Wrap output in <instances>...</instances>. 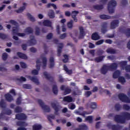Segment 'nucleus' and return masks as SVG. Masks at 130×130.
Masks as SVG:
<instances>
[{
  "instance_id": "f257e3e1",
  "label": "nucleus",
  "mask_w": 130,
  "mask_h": 130,
  "mask_svg": "<svg viewBox=\"0 0 130 130\" xmlns=\"http://www.w3.org/2000/svg\"><path fill=\"white\" fill-rule=\"evenodd\" d=\"M130 120V114L127 112H123L121 115H115L114 117V120L117 123H125L126 120Z\"/></svg>"
},
{
  "instance_id": "f03ea898",
  "label": "nucleus",
  "mask_w": 130,
  "mask_h": 130,
  "mask_svg": "<svg viewBox=\"0 0 130 130\" xmlns=\"http://www.w3.org/2000/svg\"><path fill=\"white\" fill-rule=\"evenodd\" d=\"M118 64L117 63H112L110 65H103L101 69V73L102 75H106L108 71H115L117 70Z\"/></svg>"
},
{
  "instance_id": "7ed1b4c3",
  "label": "nucleus",
  "mask_w": 130,
  "mask_h": 130,
  "mask_svg": "<svg viewBox=\"0 0 130 130\" xmlns=\"http://www.w3.org/2000/svg\"><path fill=\"white\" fill-rule=\"evenodd\" d=\"M117 4L115 0H111L109 2L108 4V10L109 14H113L114 13V9H115Z\"/></svg>"
},
{
  "instance_id": "20e7f679",
  "label": "nucleus",
  "mask_w": 130,
  "mask_h": 130,
  "mask_svg": "<svg viewBox=\"0 0 130 130\" xmlns=\"http://www.w3.org/2000/svg\"><path fill=\"white\" fill-rule=\"evenodd\" d=\"M9 23L14 26H16L15 27H12L13 35H18V34H19V26H18V22L14 20H10L9 21Z\"/></svg>"
},
{
  "instance_id": "39448f33",
  "label": "nucleus",
  "mask_w": 130,
  "mask_h": 130,
  "mask_svg": "<svg viewBox=\"0 0 130 130\" xmlns=\"http://www.w3.org/2000/svg\"><path fill=\"white\" fill-rule=\"evenodd\" d=\"M119 99L122 102H125V103H130V99L124 93H119L118 94Z\"/></svg>"
},
{
  "instance_id": "423d86ee",
  "label": "nucleus",
  "mask_w": 130,
  "mask_h": 130,
  "mask_svg": "<svg viewBox=\"0 0 130 130\" xmlns=\"http://www.w3.org/2000/svg\"><path fill=\"white\" fill-rule=\"evenodd\" d=\"M38 102L43 110H45L46 112H50V108L48 106L45 105L42 100H38Z\"/></svg>"
},
{
  "instance_id": "0eeeda50",
  "label": "nucleus",
  "mask_w": 130,
  "mask_h": 130,
  "mask_svg": "<svg viewBox=\"0 0 130 130\" xmlns=\"http://www.w3.org/2000/svg\"><path fill=\"white\" fill-rule=\"evenodd\" d=\"M51 106L55 111L54 114H55V115H58V112L61 109V107L58 105H56L55 103H51Z\"/></svg>"
},
{
  "instance_id": "6e6552de",
  "label": "nucleus",
  "mask_w": 130,
  "mask_h": 130,
  "mask_svg": "<svg viewBox=\"0 0 130 130\" xmlns=\"http://www.w3.org/2000/svg\"><path fill=\"white\" fill-rule=\"evenodd\" d=\"M107 28H108V23L107 22H104L102 23L101 25V32L103 34H105L106 32H107L108 29Z\"/></svg>"
},
{
  "instance_id": "1a4fd4ad",
  "label": "nucleus",
  "mask_w": 130,
  "mask_h": 130,
  "mask_svg": "<svg viewBox=\"0 0 130 130\" xmlns=\"http://www.w3.org/2000/svg\"><path fill=\"white\" fill-rule=\"evenodd\" d=\"M92 112H93V111H88V112L84 111L82 113H81L79 111L75 110L74 112V113H75V114H78V115H81L82 116H83V117H85L86 115L91 114Z\"/></svg>"
},
{
  "instance_id": "9d476101",
  "label": "nucleus",
  "mask_w": 130,
  "mask_h": 130,
  "mask_svg": "<svg viewBox=\"0 0 130 130\" xmlns=\"http://www.w3.org/2000/svg\"><path fill=\"white\" fill-rule=\"evenodd\" d=\"M16 118L18 120H26L27 116L24 113H19L16 115Z\"/></svg>"
},
{
  "instance_id": "9b49d317",
  "label": "nucleus",
  "mask_w": 130,
  "mask_h": 130,
  "mask_svg": "<svg viewBox=\"0 0 130 130\" xmlns=\"http://www.w3.org/2000/svg\"><path fill=\"white\" fill-rule=\"evenodd\" d=\"M80 35L78 37L79 39H83L86 36V33L85 32V29L83 26L79 27Z\"/></svg>"
},
{
  "instance_id": "f8f14e48",
  "label": "nucleus",
  "mask_w": 130,
  "mask_h": 130,
  "mask_svg": "<svg viewBox=\"0 0 130 130\" xmlns=\"http://www.w3.org/2000/svg\"><path fill=\"white\" fill-rule=\"evenodd\" d=\"M30 40L27 41V43L28 44V45H29V46L35 45V44L37 43V41L35 39V37L34 36H31L30 37Z\"/></svg>"
},
{
  "instance_id": "ddd939ff",
  "label": "nucleus",
  "mask_w": 130,
  "mask_h": 130,
  "mask_svg": "<svg viewBox=\"0 0 130 130\" xmlns=\"http://www.w3.org/2000/svg\"><path fill=\"white\" fill-rule=\"evenodd\" d=\"M118 25H119V21L118 20H113L111 22L110 28L111 29H115L116 27H118Z\"/></svg>"
},
{
  "instance_id": "4468645a",
  "label": "nucleus",
  "mask_w": 130,
  "mask_h": 130,
  "mask_svg": "<svg viewBox=\"0 0 130 130\" xmlns=\"http://www.w3.org/2000/svg\"><path fill=\"white\" fill-rule=\"evenodd\" d=\"M43 75L47 80H48L49 81H51V83H53V82L54 81V79L52 76H50L49 74H47V72H44L43 73Z\"/></svg>"
},
{
  "instance_id": "2eb2a0df",
  "label": "nucleus",
  "mask_w": 130,
  "mask_h": 130,
  "mask_svg": "<svg viewBox=\"0 0 130 130\" xmlns=\"http://www.w3.org/2000/svg\"><path fill=\"white\" fill-rule=\"evenodd\" d=\"M108 127H111L112 130H120L122 128V126L120 125H108Z\"/></svg>"
},
{
  "instance_id": "dca6fc26",
  "label": "nucleus",
  "mask_w": 130,
  "mask_h": 130,
  "mask_svg": "<svg viewBox=\"0 0 130 130\" xmlns=\"http://www.w3.org/2000/svg\"><path fill=\"white\" fill-rule=\"evenodd\" d=\"M78 14H79V11H74L72 12V18L73 19L74 22L77 23L78 22V18H77V16H78Z\"/></svg>"
},
{
  "instance_id": "f3484780",
  "label": "nucleus",
  "mask_w": 130,
  "mask_h": 130,
  "mask_svg": "<svg viewBox=\"0 0 130 130\" xmlns=\"http://www.w3.org/2000/svg\"><path fill=\"white\" fill-rule=\"evenodd\" d=\"M5 99L8 102H12L14 101V98L13 96L10 93H7L5 95Z\"/></svg>"
},
{
  "instance_id": "a211bd4d",
  "label": "nucleus",
  "mask_w": 130,
  "mask_h": 130,
  "mask_svg": "<svg viewBox=\"0 0 130 130\" xmlns=\"http://www.w3.org/2000/svg\"><path fill=\"white\" fill-rule=\"evenodd\" d=\"M16 125L18 126H20V127H25V126H28V123L26 122L18 121L16 122Z\"/></svg>"
},
{
  "instance_id": "6ab92c4d",
  "label": "nucleus",
  "mask_w": 130,
  "mask_h": 130,
  "mask_svg": "<svg viewBox=\"0 0 130 130\" xmlns=\"http://www.w3.org/2000/svg\"><path fill=\"white\" fill-rule=\"evenodd\" d=\"M49 69H52L53 68H54V66H55V63H54V58L53 57H51L49 58Z\"/></svg>"
},
{
  "instance_id": "aec40b11",
  "label": "nucleus",
  "mask_w": 130,
  "mask_h": 130,
  "mask_svg": "<svg viewBox=\"0 0 130 130\" xmlns=\"http://www.w3.org/2000/svg\"><path fill=\"white\" fill-rule=\"evenodd\" d=\"M17 55L18 56V57L21 58L22 59H27L28 58V57L27 55H26V54L20 52H18L17 53Z\"/></svg>"
},
{
  "instance_id": "412c9836",
  "label": "nucleus",
  "mask_w": 130,
  "mask_h": 130,
  "mask_svg": "<svg viewBox=\"0 0 130 130\" xmlns=\"http://www.w3.org/2000/svg\"><path fill=\"white\" fill-rule=\"evenodd\" d=\"M91 39L94 41L99 40L100 39V36L98 35V32H94L91 35Z\"/></svg>"
},
{
  "instance_id": "4be33fe9",
  "label": "nucleus",
  "mask_w": 130,
  "mask_h": 130,
  "mask_svg": "<svg viewBox=\"0 0 130 130\" xmlns=\"http://www.w3.org/2000/svg\"><path fill=\"white\" fill-rule=\"evenodd\" d=\"M23 6H22L21 7L19 8L18 10H15V12H16V13H17L18 14H19L20 13H22V12L24 11V10H25L26 9L27 4L24 3H23Z\"/></svg>"
},
{
  "instance_id": "5701e85b",
  "label": "nucleus",
  "mask_w": 130,
  "mask_h": 130,
  "mask_svg": "<svg viewBox=\"0 0 130 130\" xmlns=\"http://www.w3.org/2000/svg\"><path fill=\"white\" fill-rule=\"evenodd\" d=\"M87 106L91 109H96L97 108V103L95 102L89 103L87 104Z\"/></svg>"
},
{
  "instance_id": "b1692460",
  "label": "nucleus",
  "mask_w": 130,
  "mask_h": 130,
  "mask_svg": "<svg viewBox=\"0 0 130 130\" xmlns=\"http://www.w3.org/2000/svg\"><path fill=\"white\" fill-rule=\"evenodd\" d=\"M43 25L46 27H51L52 26V23L49 20H45L43 22Z\"/></svg>"
},
{
  "instance_id": "393cba45",
  "label": "nucleus",
  "mask_w": 130,
  "mask_h": 130,
  "mask_svg": "<svg viewBox=\"0 0 130 130\" xmlns=\"http://www.w3.org/2000/svg\"><path fill=\"white\" fill-rule=\"evenodd\" d=\"M58 48L57 49V56H60L61 54V49H62V47H63V44L60 43L59 46H58Z\"/></svg>"
},
{
  "instance_id": "a878e982",
  "label": "nucleus",
  "mask_w": 130,
  "mask_h": 130,
  "mask_svg": "<svg viewBox=\"0 0 130 130\" xmlns=\"http://www.w3.org/2000/svg\"><path fill=\"white\" fill-rule=\"evenodd\" d=\"M28 78L29 79V80H30V81H31L34 83H35V84H37V85H39V81L36 77L29 76Z\"/></svg>"
},
{
  "instance_id": "bb28decb",
  "label": "nucleus",
  "mask_w": 130,
  "mask_h": 130,
  "mask_svg": "<svg viewBox=\"0 0 130 130\" xmlns=\"http://www.w3.org/2000/svg\"><path fill=\"white\" fill-rule=\"evenodd\" d=\"M42 61L43 64L42 68L44 70H45V69H46V66L47 64V58H46V57H42Z\"/></svg>"
},
{
  "instance_id": "cd10ccee",
  "label": "nucleus",
  "mask_w": 130,
  "mask_h": 130,
  "mask_svg": "<svg viewBox=\"0 0 130 130\" xmlns=\"http://www.w3.org/2000/svg\"><path fill=\"white\" fill-rule=\"evenodd\" d=\"M63 70L66 72V74H68V75H72V74H73V70H69L67 65H63Z\"/></svg>"
},
{
  "instance_id": "c85d7f7f",
  "label": "nucleus",
  "mask_w": 130,
  "mask_h": 130,
  "mask_svg": "<svg viewBox=\"0 0 130 130\" xmlns=\"http://www.w3.org/2000/svg\"><path fill=\"white\" fill-rule=\"evenodd\" d=\"M119 64L122 70H124L127 64V61H122L119 63Z\"/></svg>"
},
{
  "instance_id": "c756f323",
  "label": "nucleus",
  "mask_w": 130,
  "mask_h": 130,
  "mask_svg": "<svg viewBox=\"0 0 130 130\" xmlns=\"http://www.w3.org/2000/svg\"><path fill=\"white\" fill-rule=\"evenodd\" d=\"M104 57H105V56L104 55L97 57L94 58V61L95 62H101L104 59Z\"/></svg>"
},
{
  "instance_id": "7c9ffc66",
  "label": "nucleus",
  "mask_w": 130,
  "mask_h": 130,
  "mask_svg": "<svg viewBox=\"0 0 130 130\" xmlns=\"http://www.w3.org/2000/svg\"><path fill=\"white\" fill-rule=\"evenodd\" d=\"M120 76V71L119 70H117L115 72H114L113 74V78L114 79H117Z\"/></svg>"
},
{
  "instance_id": "2f4dec72",
  "label": "nucleus",
  "mask_w": 130,
  "mask_h": 130,
  "mask_svg": "<svg viewBox=\"0 0 130 130\" xmlns=\"http://www.w3.org/2000/svg\"><path fill=\"white\" fill-rule=\"evenodd\" d=\"M100 18L102 19V20H109L112 18L111 16L106 15H100Z\"/></svg>"
},
{
  "instance_id": "473e14b6",
  "label": "nucleus",
  "mask_w": 130,
  "mask_h": 130,
  "mask_svg": "<svg viewBox=\"0 0 130 130\" xmlns=\"http://www.w3.org/2000/svg\"><path fill=\"white\" fill-rule=\"evenodd\" d=\"M63 101L65 102H73V98L70 96H67L64 97Z\"/></svg>"
},
{
  "instance_id": "72a5a7b5",
  "label": "nucleus",
  "mask_w": 130,
  "mask_h": 130,
  "mask_svg": "<svg viewBox=\"0 0 130 130\" xmlns=\"http://www.w3.org/2000/svg\"><path fill=\"white\" fill-rule=\"evenodd\" d=\"M48 15L50 19H53V18L55 17L54 15V11H53L52 10H51L49 11Z\"/></svg>"
},
{
  "instance_id": "f704fd0d",
  "label": "nucleus",
  "mask_w": 130,
  "mask_h": 130,
  "mask_svg": "<svg viewBox=\"0 0 130 130\" xmlns=\"http://www.w3.org/2000/svg\"><path fill=\"white\" fill-rule=\"evenodd\" d=\"M52 91H53V93L55 95H57V94H58V89H57V85H54L53 86Z\"/></svg>"
},
{
  "instance_id": "c9c22d12",
  "label": "nucleus",
  "mask_w": 130,
  "mask_h": 130,
  "mask_svg": "<svg viewBox=\"0 0 130 130\" xmlns=\"http://www.w3.org/2000/svg\"><path fill=\"white\" fill-rule=\"evenodd\" d=\"M107 53H110L111 54H115L116 53V51L114 49L108 48L106 50Z\"/></svg>"
},
{
  "instance_id": "e433bc0d",
  "label": "nucleus",
  "mask_w": 130,
  "mask_h": 130,
  "mask_svg": "<svg viewBox=\"0 0 130 130\" xmlns=\"http://www.w3.org/2000/svg\"><path fill=\"white\" fill-rule=\"evenodd\" d=\"M67 27L69 29H72L73 27H74V20H71L69 22L67 23Z\"/></svg>"
},
{
  "instance_id": "4c0bfd02",
  "label": "nucleus",
  "mask_w": 130,
  "mask_h": 130,
  "mask_svg": "<svg viewBox=\"0 0 130 130\" xmlns=\"http://www.w3.org/2000/svg\"><path fill=\"white\" fill-rule=\"evenodd\" d=\"M26 16H27L28 19H29V20L30 21H31V22H35V18H34L33 16H32L31 14H30L29 13H27Z\"/></svg>"
},
{
  "instance_id": "58836bf2",
  "label": "nucleus",
  "mask_w": 130,
  "mask_h": 130,
  "mask_svg": "<svg viewBox=\"0 0 130 130\" xmlns=\"http://www.w3.org/2000/svg\"><path fill=\"white\" fill-rule=\"evenodd\" d=\"M42 128L41 125L35 124L32 126L33 130H41Z\"/></svg>"
},
{
  "instance_id": "ea45409f",
  "label": "nucleus",
  "mask_w": 130,
  "mask_h": 130,
  "mask_svg": "<svg viewBox=\"0 0 130 130\" xmlns=\"http://www.w3.org/2000/svg\"><path fill=\"white\" fill-rule=\"evenodd\" d=\"M104 8V7L103 6V5H96L93 6V9H94V10H98V11L100 10H103Z\"/></svg>"
},
{
  "instance_id": "a19ab883",
  "label": "nucleus",
  "mask_w": 130,
  "mask_h": 130,
  "mask_svg": "<svg viewBox=\"0 0 130 130\" xmlns=\"http://www.w3.org/2000/svg\"><path fill=\"white\" fill-rule=\"evenodd\" d=\"M72 92V89L70 88L69 87H67L65 88V90H64L63 94L68 95V94H70Z\"/></svg>"
},
{
  "instance_id": "79ce46f5",
  "label": "nucleus",
  "mask_w": 130,
  "mask_h": 130,
  "mask_svg": "<svg viewBox=\"0 0 130 130\" xmlns=\"http://www.w3.org/2000/svg\"><path fill=\"white\" fill-rule=\"evenodd\" d=\"M86 121H88L89 123L93 122V116H88L85 118Z\"/></svg>"
},
{
  "instance_id": "37998d69",
  "label": "nucleus",
  "mask_w": 130,
  "mask_h": 130,
  "mask_svg": "<svg viewBox=\"0 0 130 130\" xmlns=\"http://www.w3.org/2000/svg\"><path fill=\"white\" fill-rule=\"evenodd\" d=\"M114 108L116 111H119L121 109V105L119 103H117L115 105Z\"/></svg>"
},
{
  "instance_id": "c03bdc74",
  "label": "nucleus",
  "mask_w": 130,
  "mask_h": 130,
  "mask_svg": "<svg viewBox=\"0 0 130 130\" xmlns=\"http://www.w3.org/2000/svg\"><path fill=\"white\" fill-rule=\"evenodd\" d=\"M22 111L23 110L22 109V108L19 106L16 107L14 110V111L16 113H21V112H22Z\"/></svg>"
},
{
  "instance_id": "a18cd8bd",
  "label": "nucleus",
  "mask_w": 130,
  "mask_h": 130,
  "mask_svg": "<svg viewBox=\"0 0 130 130\" xmlns=\"http://www.w3.org/2000/svg\"><path fill=\"white\" fill-rule=\"evenodd\" d=\"M118 81L120 82V83H121V84H124V83H125L126 81L125 80V78L122 76H120L118 79Z\"/></svg>"
},
{
  "instance_id": "49530a36",
  "label": "nucleus",
  "mask_w": 130,
  "mask_h": 130,
  "mask_svg": "<svg viewBox=\"0 0 130 130\" xmlns=\"http://www.w3.org/2000/svg\"><path fill=\"white\" fill-rule=\"evenodd\" d=\"M55 118V116H54V115H53L48 116V120H49V121H50V122H51L52 125H53V123H52L51 118L52 119H54Z\"/></svg>"
},
{
  "instance_id": "de8ad7c7",
  "label": "nucleus",
  "mask_w": 130,
  "mask_h": 130,
  "mask_svg": "<svg viewBox=\"0 0 130 130\" xmlns=\"http://www.w3.org/2000/svg\"><path fill=\"white\" fill-rule=\"evenodd\" d=\"M79 127L80 130H87L88 129V126L86 124L80 125Z\"/></svg>"
},
{
  "instance_id": "09e8293b",
  "label": "nucleus",
  "mask_w": 130,
  "mask_h": 130,
  "mask_svg": "<svg viewBox=\"0 0 130 130\" xmlns=\"http://www.w3.org/2000/svg\"><path fill=\"white\" fill-rule=\"evenodd\" d=\"M0 38L3 40H5V39H7L8 38V35L0 32Z\"/></svg>"
},
{
  "instance_id": "8fccbe9b",
  "label": "nucleus",
  "mask_w": 130,
  "mask_h": 130,
  "mask_svg": "<svg viewBox=\"0 0 130 130\" xmlns=\"http://www.w3.org/2000/svg\"><path fill=\"white\" fill-rule=\"evenodd\" d=\"M63 57L64 58L62 59L63 62H64V63H67V62L69 61V56L67 54H64L63 55Z\"/></svg>"
},
{
  "instance_id": "3c124183",
  "label": "nucleus",
  "mask_w": 130,
  "mask_h": 130,
  "mask_svg": "<svg viewBox=\"0 0 130 130\" xmlns=\"http://www.w3.org/2000/svg\"><path fill=\"white\" fill-rule=\"evenodd\" d=\"M124 33L128 38L130 37V28H127L124 30Z\"/></svg>"
},
{
  "instance_id": "603ef678",
  "label": "nucleus",
  "mask_w": 130,
  "mask_h": 130,
  "mask_svg": "<svg viewBox=\"0 0 130 130\" xmlns=\"http://www.w3.org/2000/svg\"><path fill=\"white\" fill-rule=\"evenodd\" d=\"M0 107L1 108H5L6 107V104L5 103V101L2 99L0 101Z\"/></svg>"
},
{
  "instance_id": "864d4df0",
  "label": "nucleus",
  "mask_w": 130,
  "mask_h": 130,
  "mask_svg": "<svg viewBox=\"0 0 130 130\" xmlns=\"http://www.w3.org/2000/svg\"><path fill=\"white\" fill-rule=\"evenodd\" d=\"M25 31L29 34H32V33H33V29L30 27H28L25 29Z\"/></svg>"
},
{
  "instance_id": "5fc2aeb1",
  "label": "nucleus",
  "mask_w": 130,
  "mask_h": 130,
  "mask_svg": "<svg viewBox=\"0 0 130 130\" xmlns=\"http://www.w3.org/2000/svg\"><path fill=\"white\" fill-rule=\"evenodd\" d=\"M35 34L37 35V36H39V35H40V28H39V27H36Z\"/></svg>"
},
{
  "instance_id": "6e6d98bb",
  "label": "nucleus",
  "mask_w": 130,
  "mask_h": 130,
  "mask_svg": "<svg viewBox=\"0 0 130 130\" xmlns=\"http://www.w3.org/2000/svg\"><path fill=\"white\" fill-rule=\"evenodd\" d=\"M22 103V99L21 97H19L16 100V105H20Z\"/></svg>"
},
{
  "instance_id": "4d7b16f0",
  "label": "nucleus",
  "mask_w": 130,
  "mask_h": 130,
  "mask_svg": "<svg viewBox=\"0 0 130 130\" xmlns=\"http://www.w3.org/2000/svg\"><path fill=\"white\" fill-rule=\"evenodd\" d=\"M23 88L24 89H32V86L30 84H23Z\"/></svg>"
},
{
  "instance_id": "13d9d810",
  "label": "nucleus",
  "mask_w": 130,
  "mask_h": 130,
  "mask_svg": "<svg viewBox=\"0 0 130 130\" xmlns=\"http://www.w3.org/2000/svg\"><path fill=\"white\" fill-rule=\"evenodd\" d=\"M52 37H53V34L50 32L47 35L46 38L48 40H50V39H52Z\"/></svg>"
},
{
  "instance_id": "bf43d9fd",
  "label": "nucleus",
  "mask_w": 130,
  "mask_h": 130,
  "mask_svg": "<svg viewBox=\"0 0 130 130\" xmlns=\"http://www.w3.org/2000/svg\"><path fill=\"white\" fill-rule=\"evenodd\" d=\"M123 109H124V110L128 111L130 109V106L126 104H124L123 105Z\"/></svg>"
},
{
  "instance_id": "052dcab7",
  "label": "nucleus",
  "mask_w": 130,
  "mask_h": 130,
  "mask_svg": "<svg viewBox=\"0 0 130 130\" xmlns=\"http://www.w3.org/2000/svg\"><path fill=\"white\" fill-rule=\"evenodd\" d=\"M8 58V53H3L2 55V59L3 60H7Z\"/></svg>"
},
{
  "instance_id": "680f3d73",
  "label": "nucleus",
  "mask_w": 130,
  "mask_h": 130,
  "mask_svg": "<svg viewBox=\"0 0 130 130\" xmlns=\"http://www.w3.org/2000/svg\"><path fill=\"white\" fill-rule=\"evenodd\" d=\"M58 79L59 83H63V82H64V79L62 78V76L61 75L58 76Z\"/></svg>"
},
{
  "instance_id": "e2e57ef3",
  "label": "nucleus",
  "mask_w": 130,
  "mask_h": 130,
  "mask_svg": "<svg viewBox=\"0 0 130 130\" xmlns=\"http://www.w3.org/2000/svg\"><path fill=\"white\" fill-rule=\"evenodd\" d=\"M27 80L24 77H20V78H17V81H19L20 82H26Z\"/></svg>"
},
{
  "instance_id": "0e129e2a",
  "label": "nucleus",
  "mask_w": 130,
  "mask_h": 130,
  "mask_svg": "<svg viewBox=\"0 0 130 130\" xmlns=\"http://www.w3.org/2000/svg\"><path fill=\"white\" fill-rule=\"evenodd\" d=\"M20 64L22 69H26L27 68V65L24 62H20Z\"/></svg>"
},
{
  "instance_id": "69168bd1",
  "label": "nucleus",
  "mask_w": 130,
  "mask_h": 130,
  "mask_svg": "<svg viewBox=\"0 0 130 130\" xmlns=\"http://www.w3.org/2000/svg\"><path fill=\"white\" fill-rule=\"evenodd\" d=\"M27 44H23L21 45V48H22V50H24V51L27 50Z\"/></svg>"
},
{
  "instance_id": "338daca9",
  "label": "nucleus",
  "mask_w": 130,
  "mask_h": 130,
  "mask_svg": "<svg viewBox=\"0 0 130 130\" xmlns=\"http://www.w3.org/2000/svg\"><path fill=\"white\" fill-rule=\"evenodd\" d=\"M104 42V40H101L95 43L96 45H101Z\"/></svg>"
},
{
  "instance_id": "774afa93",
  "label": "nucleus",
  "mask_w": 130,
  "mask_h": 130,
  "mask_svg": "<svg viewBox=\"0 0 130 130\" xmlns=\"http://www.w3.org/2000/svg\"><path fill=\"white\" fill-rule=\"evenodd\" d=\"M124 70L127 73L130 72V65H127L124 68Z\"/></svg>"
}]
</instances>
